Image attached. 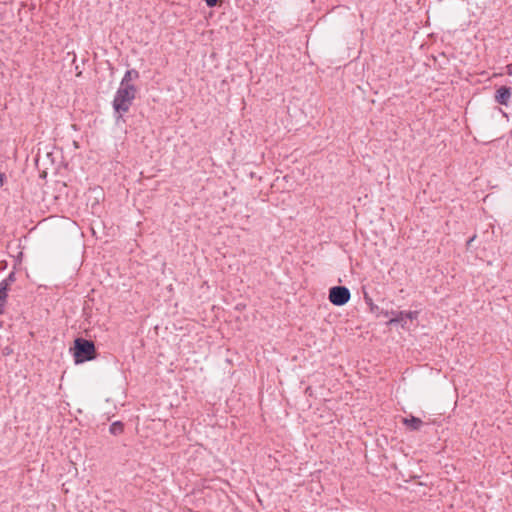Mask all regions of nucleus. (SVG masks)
<instances>
[{"mask_svg": "<svg viewBox=\"0 0 512 512\" xmlns=\"http://www.w3.org/2000/svg\"><path fill=\"white\" fill-rule=\"evenodd\" d=\"M136 93V87H125L122 85L119 86L113 100V108L118 114L119 118L122 117L124 113L129 111L132 102L136 97Z\"/></svg>", "mask_w": 512, "mask_h": 512, "instance_id": "obj_1", "label": "nucleus"}, {"mask_svg": "<svg viewBox=\"0 0 512 512\" xmlns=\"http://www.w3.org/2000/svg\"><path fill=\"white\" fill-rule=\"evenodd\" d=\"M96 356L95 345L92 341L77 338L74 341V358L76 363L93 360Z\"/></svg>", "mask_w": 512, "mask_h": 512, "instance_id": "obj_2", "label": "nucleus"}, {"mask_svg": "<svg viewBox=\"0 0 512 512\" xmlns=\"http://www.w3.org/2000/svg\"><path fill=\"white\" fill-rule=\"evenodd\" d=\"M351 294L345 286H334L329 290V300L333 305L343 306L350 300Z\"/></svg>", "mask_w": 512, "mask_h": 512, "instance_id": "obj_3", "label": "nucleus"}, {"mask_svg": "<svg viewBox=\"0 0 512 512\" xmlns=\"http://www.w3.org/2000/svg\"><path fill=\"white\" fill-rule=\"evenodd\" d=\"M394 317L391 318L387 324H400L403 328L407 327L408 321H412L418 317L417 311H399V312H391Z\"/></svg>", "mask_w": 512, "mask_h": 512, "instance_id": "obj_4", "label": "nucleus"}, {"mask_svg": "<svg viewBox=\"0 0 512 512\" xmlns=\"http://www.w3.org/2000/svg\"><path fill=\"white\" fill-rule=\"evenodd\" d=\"M511 98V88L507 86L499 87L495 92V102L507 106Z\"/></svg>", "mask_w": 512, "mask_h": 512, "instance_id": "obj_5", "label": "nucleus"}, {"mask_svg": "<svg viewBox=\"0 0 512 512\" xmlns=\"http://www.w3.org/2000/svg\"><path fill=\"white\" fill-rule=\"evenodd\" d=\"M139 77V73L135 69L127 70L121 80L120 85L125 87H135L131 82Z\"/></svg>", "mask_w": 512, "mask_h": 512, "instance_id": "obj_6", "label": "nucleus"}, {"mask_svg": "<svg viewBox=\"0 0 512 512\" xmlns=\"http://www.w3.org/2000/svg\"><path fill=\"white\" fill-rule=\"evenodd\" d=\"M8 284L7 282H0V314L5 311V304L8 297Z\"/></svg>", "mask_w": 512, "mask_h": 512, "instance_id": "obj_7", "label": "nucleus"}, {"mask_svg": "<svg viewBox=\"0 0 512 512\" xmlns=\"http://www.w3.org/2000/svg\"><path fill=\"white\" fill-rule=\"evenodd\" d=\"M403 423L407 428L413 431L419 430L423 425L422 420L414 416H411L410 418H404Z\"/></svg>", "mask_w": 512, "mask_h": 512, "instance_id": "obj_8", "label": "nucleus"}, {"mask_svg": "<svg viewBox=\"0 0 512 512\" xmlns=\"http://www.w3.org/2000/svg\"><path fill=\"white\" fill-rule=\"evenodd\" d=\"M109 431L113 435H120L124 431V425L120 421H115L110 425Z\"/></svg>", "mask_w": 512, "mask_h": 512, "instance_id": "obj_9", "label": "nucleus"}, {"mask_svg": "<svg viewBox=\"0 0 512 512\" xmlns=\"http://www.w3.org/2000/svg\"><path fill=\"white\" fill-rule=\"evenodd\" d=\"M14 281V273L9 274L7 278L2 280L1 282H7L8 288H10L11 283Z\"/></svg>", "mask_w": 512, "mask_h": 512, "instance_id": "obj_10", "label": "nucleus"}, {"mask_svg": "<svg viewBox=\"0 0 512 512\" xmlns=\"http://www.w3.org/2000/svg\"><path fill=\"white\" fill-rule=\"evenodd\" d=\"M218 1H219V0H205L206 5H207L208 7H214V6H216V5H217V3H218Z\"/></svg>", "mask_w": 512, "mask_h": 512, "instance_id": "obj_11", "label": "nucleus"}, {"mask_svg": "<svg viewBox=\"0 0 512 512\" xmlns=\"http://www.w3.org/2000/svg\"><path fill=\"white\" fill-rule=\"evenodd\" d=\"M506 69H507V74L512 75V64H511V65H508V66L506 67Z\"/></svg>", "mask_w": 512, "mask_h": 512, "instance_id": "obj_12", "label": "nucleus"}, {"mask_svg": "<svg viewBox=\"0 0 512 512\" xmlns=\"http://www.w3.org/2000/svg\"><path fill=\"white\" fill-rule=\"evenodd\" d=\"M2 185V175H0V186Z\"/></svg>", "mask_w": 512, "mask_h": 512, "instance_id": "obj_13", "label": "nucleus"}]
</instances>
